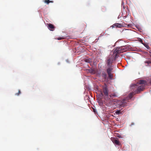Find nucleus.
Wrapping results in <instances>:
<instances>
[{
    "mask_svg": "<svg viewBox=\"0 0 151 151\" xmlns=\"http://www.w3.org/2000/svg\"><path fill=\"white\" fill-rule=\"evenodd\" d=\"M147 82L146 81L140 80L136 84L133 85L131 87V88L134 89V88L136 89L134 92L131 93L128 96L129 98L121 100L119 102V105L120 106L124 107L127 106V104L129 101V99H131L133 96L136 93H138L140 91H142L144 89L145 86L147 85Z\"/></svg>",
    "mask_w": 151,
    "mask_h": 151,
    "instance_id": "nucleus-1",
    "label": "nucleus"
},
{
    "mask_svg": "<svg viewBox=\"0 0 151 151\" xmlns=\"http://www.w3.org/2000/svg\"><path fill=\"white\" fill-rule=\"evenodd\" d=\"M103 93L106 97V100H109V97L108 90L107 88L106 87H103Z\"/></svg>",
    "mask_w": 151,
    "mask_h": 151,
    "instance_id": "nucleus-2",
    "label": "nucleus"
},
{
    "mask_svg": "<svg viewBox=\"0 0 151 151\" xmlns=\"http://www.w3.org/2000/svg\"><path fill=\"white\" fill-rule=\"evenodd\" d=\"M108 68L106 70L107 73L108 74L109 77L111 78H112V76L111 74V72H112L113 68H112L113 66H108Z\"/></svg>",
    "mask_w": 151,
    "mask_h": 151,
    "instance_id": "nucleus-3",
    "label": "nucleus"
},
{
    "mask_svg": "<svg viewBox=\"0 0 151 151\" xmlns=\"http://www.w3.org/2000/svg\"><path fill=\"white\" fill-rule=\"evenodd\" d=\"M111 139L113 143L115 144L118 145H121L120 142L117 139H115L114 138H111Z\"/></svg>",
    "mask_w": 151,
    "mask_h": 151,
    "instance_id": "nucleus-4",
    "label": "nucleus"
},
{
    "mask_svg": "<svg viewBox=\"0 0 151 151\" xmlns=\"http://www.w3.org/2000/svg\"><path fill=\"white\" fill-rule=\"evenodd\" d=\"M122 52H123L122 50H121V47L116 48L114 51V53L119 54Z\"/></svg>",
    "mask_w": 151,
    "mask_h": 151,
    "instance_id": "nucleus-5",
    "label": "nucleus"
},
{
    "mask_svg": "<svg viewBox=\"0 0 151 151\" xmlns=\"http://www.w3.org/2000/svg\"><path fill=\"white\" fill-rule=\"evenodd\" d=\"M122 52H123L122 50H121V47L116 48L114 51V53L119 54Z\"/></svg>",
    "mask_w": 151,
    "mask_h": 151,
    "instance_id": "nucleus-6",
    "label": "nucleus"
},
{
    "mask_svg": "<svg viewBox=\"0 0 151 151\" xmlns=\"http://www.w3.org/2000/svg\"><path fill=\"white\" fill-rule=\"evenodd\" d=\"M129 46L128 45H126L125 46H123L121 47V50H122L123 52H125L127 51L129 49Z\"/></svg>",
    "mask_w": 151,
    "mask_h": 151,
    "instance_id": "nucleus-7",
    "label": "nucleus"
},
{
    "mask_svg": "<svg viewBox=\"0 0 151 151\" xmlns=\"http://www.w3.org/2000/svg\"><path fill=\"white\" fill-rule=\"evenodd\" d=\"M48 28L50 30L53 31L54 30L55 28L54 26L51 24H47Z\"/></svg>",
    "mask_w": 151,
    "mask_h": 151,
    "instance_id": "nucleus-8",
    "label": "nucleus"
},
{
    "mask_svg": "<svg viewBox=\"0 0 151 151\" xmlns=\"http://www.w3.org/2000/svg\"><path fill=\"white\" fill-rule=\"evenodd\" d=\"M106 63L108 66H113L112 64V61H111L110 58H108Z\"/></svg>",
    "mask_w": 151,
    "mask_h": 151,
    "instance_id": "nucleus-9",
    "label": "nucleus"
},
{
    "mask_svg": "<svg viewBox=\"0 0 151 151\" xmlns=\"http://www.w3.org/2000/svg\"><path fill=\"white\" fill-rule=\"evenodd\" d=\"M112 27H116L120 28L122 27H123V25L120 24L115 23L112 25Z\"/></svg>",
    "mask_w": 151,
    "mask_h": 151,
    "instance_id": "nucleus-10",
    "label": "nucleus"
},
{
    "mask_svg": "<svg viewBox=\"0 0 151 151\" xmlns=\"http://www.w3.org/2000/svg\"><path fill=\"white\" fill-rule=\"evenodd\" d=\"M88 72L94 74L95 73L94 70L93 69H91L88 70Z\"/></svg>",
    "mask_w": 151,
    "mask_h": 151,
    "instance_id": "nucleus-11",
    "label": "nucleus"
},
{
    "mask_svg": "<svg viewBox=\"0 0 151 151\" xmlns=\"http://www.w3.org/2000/svg\"><path fill=\"white\" fill-rule=\"evenodd\" d=\"M44 2L45 3H46L47 4H49L50 2H53L52 1H50V0H45Z\"/></svg>",
    "mask_w": 151,
    "mask_h": 151,
    "instance_id": "nucleus-12",
    "label": "nucleus"
},
{
    "mask_svg": "<svg viewBox=\"0 0 151 151\" xmlns=\"http://www.w3.org/2000/svg\"><path fill=\"white\" fill-rule=\"evenodd\" d=\"M115 113L117 114H119L121 113V112H120V110L117 109L115 111Z\"/></svg>",
    "mask_w": 151,
    "mask_h": 151,
    "instance_id": "nucleus-13",
    "label": "nucleus"
},
{
    "mask_svg": "<svg viewBox=\"0 0 151 151\" xmlns=\"http://www.w3.org/2000/svg\"><path fill=\"white\" fill-rule=\"evenodd\" d=\"M129 18V19H130L131 18V17H130V16H129L128 15H127V16H124L123 17V19H126V18Z\"/></svg>",
    "mask_w": 151,
    "mask_h": 151,
    "instance_id": "nucleus-14",
    "label": "nucleus"
},
{
    "mask_svg": "<svg viewBox=\"0 0 151 151\" xmlns=\"http://www.w3.org/2000/svg\"><path fill=\"white\" fill-rule=\"evenodd\" d=\"M85 61L86 62H87V63H90L91 61V59H86L85 60Z\"/></svg>",
    "mask_w": 151,
    "mask_h": 151,
    "instance_id": "nucleus-15",
    "label": "nucleus"
},
{
    "mask_svg": "<svg viewBox=\"0 0 151 151\" xmlns=\"http://www.w3.org/2000/svg\"><path fill=\"white\" fill-rule=\"evenodd\" d=\"M103 76L105 78L107 77V74L105 73H102Z\"/></svg>",
    "mask_w": 151,
    "mask_h": 151,
    "instance_id": "nucleus-16",
    "label": "nucleus"
},
{
    "mask_svg": "<svg viewBox=\"0 0 151 151\" xmlns=\"http://www.w3.org/2000/svg\"><path fill=\"white\" fill-rule=\"evenodd\" d=\"M21 93V91H20L19 90H18V93H16L15 94V95H17V96H19V94H20Z\"/></svg>",
    "mask_w": 151,
    "mask_h": 151,
    "instance_id": "nucleus-17",
    "label": "nucleus"
},
{
    "mask_svg": "<svg viewBox=\"0 0 151 151\" xmlns=\"http://www.w3.org/2000/svg\"><path fill=\"white\" fill-rule=\"evenodd\" d=\"M145 63L146 64H149L151 63V60L148 61H145Z\"/></svg>",
    "mask_w": 151,
    "mask_h": 151,
    "instance_id": "nucleus-18",
    "label": "nucleus"
},
{
    "mask_svg": "<svg viewBox=\"0 0 151 151\" xmlns=\"http://www.w3.org/2000/svg\"><path fill=\"white\" fill-rule=\"evenodd\" d=\"M130 19H129L128 18H127V19H125V21L126 22H129V21H130Z\"/></svg>",
    "mask_w": 151,
    "mask_h": 151,
    "instance_id": "nucleus-19",
    "label": "nucleus"
},
{
    "mask_svg": "<svg viewBox=\"0 0 151 151\" xmlns=\"http://www.w3.org/2000/svg\"><path fill=\"white\" fill-rule=\"evenodd\" d=\"M65 38L64 37H59L57 38V39L58 40H61L62 39H64Z\"/></svg>",
    "mask_w": 151,
    "mask_h": 151,
    "instance_id": "nucleus-20",
    "label": "nucleus"
},
{
    "mask_svg": "<svg viewBox=\"0 0 151 151\" xmlns=\"http://www.w3.org/2000/svg\"><path fill=\"white\" fill-rule=\"evenodd\" d=\"M143 45L147 49H149L150 48V47L148 45L144 44Z\"/></svg>",
    "mask_w": 151,
    "mask_h": 151,
    "instance_id": "nucleus-21",
    "label": "nucleus"
},
{
    "mask_svg": "<svg viewBox=\"0 0 151 151\" xmlns=\"http://www.w3.org/2000/svg\"><path fill=\"white\" fill-rule=\"evenodd\" d=\"M139 41L141 43H142L143 44H143V41L141 39H140L139 40Z\"/></svg>",
    "mask_w": 151,
    "mask_h": 151,
    "instance_id": "nucleus-22",
    "label": "nucleus"
},
{
    "mask_svg": "<svg viewBox=\"0 0 151 151\" xmlns=\"http://www.w3.org/2000/svg\"><path fill=\"white\" fill-rule=\"evenodd\" d=\"M114 54H115L114 58L115 59H116V58H118V55H117L118 54H116V53H114Z\"/></svg>",
    "mask_w": 151,
    "mask_h": 151,
    "instance_id": "nucleus-23",
    "label": "nucleus"
},
{
    "mask_svg": "<svg viewBox=\"0 0 151 151\" xmlns=\"http://www.w3.org/2000/svg\"><path fill=\"white\" fill-rule=\"evenodd\" d=\"M116 95L115 94H114V95H113V94H110V97H112V96H116Z\"/></svg>",
    "mask_w": 151,
    "mask_h": 151,
    "instance_id": "nucleus-24",
    "label": "nucleus"
},
{
    "mask_svg": "<svg viewBox=\"0 0 151 151\" xmlns=\"http://www.w3.org/2000/svg\"><path fill=\"white\" fill-rule=\"evenodd\" d=\"M118 137L119 138H122V136L121 135H119Z\"/></svg>",
    "mask_w": 151,
    "mask_h": 151,
    "instance_id": "nucleus-25",
    "label": "nucleus"
},
{
    "mask_svg": "<svg viewBox=\"0 0 151 151\" xmlns=\"http://www.w3.org/2000/svg\"><path fill=\"white\" fill-rule=\"evenodd\" d=\"M148 82L150 84H151V80H150L149 81H148Z\"/></svg>",
    "mask_w": 151,
    "mask_h": 151,
    "instance_id": "nucleus-26",
    "label": "nucleus"
},
{
    "mask_svg": "<svg viewBox=\"0 0 151 151\" xmlns=\"http://www.w3.org/2000/svg\"><path fill=\"white\" fill-rule=\"evenodd\" d=\"M150 56L151 57V52H150Z\"/></svg>",
    "mask_w": 151,
    "mask_h": 151,
    "instance_id": "nucleus-27",
    "label": "nucleus"
}]
</instances>
